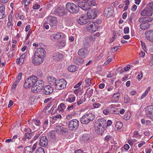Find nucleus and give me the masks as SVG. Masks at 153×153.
Returning a JSON list of instances; mask_svg holds the SVG:
<instances>
[{
    "mask_svg": "<svg viewBox=\"0 0 153 153\" xmlns=\"http://www.w3.org/2000/svg\"><path fill=\"white\" fill-rule=\"evenodd\" d=\"M132 100L131 99L129 98L127 95L125 96L124 102L125 103H128L131 102Z\"/></svg>",
    "mask_w": 153,
    "mask_h": 153,
    "instance_id": "ea45409f",
    "label": "nucleus"
},
{
    "mask_svg": "<svg viewBox=\"0 0 153 153\" xmlns=\"http://www.w3.org/2000/svg\"><path fill=\"white\" fill-rule=\"evenodd\" d=\"M75 100V97L74 96L72 97H69L66 99V101L69 102H74Z\"/></svg>",
    "mask_w": 153,
    "mask_h": 153,
    "instance_id": "a18cd8bd",
    "label": "nucleus"
},
{
    "mask_svg": "<svg viewBox=\"0 0 153 153\" xmlns=\"http://www.w3.org/2000/svg\"><path fill=\"white\" fill-rule=\"evenodd\" d=\"M91 79L90 78H86L85 80V86L86 87H88L91 85Z\"/></svg>",
    "mask_w": 153,
    "mask_h": 153,
    "instance_id": "f704fd0d",
    "label": "nucleus"
},
{
    "mask_svg": "<svg viewBox=\"0 0 153 153\" xmlns=\"http://www.w3.org/2000/svg\"><path fill=\"white\" fill-rule=\"evenodd\" d=\"M78 62L77 63L78 65L80 64L83 63L84 62V60L82 59L78 58L77 60Z\"/></svg>",
    "mask_w": 153,
    "mask_h": 153,
    "instance_id": "13d9d810",
    "label": "nucleus"
},
{
    "mask_svg": "<svg viewBox=\"0 0 153 153\" xmlns=\"http://www.w3.org/2000/svg\"><path fill=\"white\" fill-rule=\"evenodd\" d=\"M48 135L49 137L50 138V139H52L54 140L56 139V137L55 135V134L53 131H51L49 132L48 134Z\"/></svg>",
    "mask_w": 153,
    "mask_h": 153,
    "instance_id": "c9c22d12",
    "label": "nucleus"
},
{
    "mask_svg": "<svg viewBox=\"0 0 153 153\" xmlns=\"http://www.w3.org/2000/svg\"><path fill=\"white\" fill-rule=\"evenodd\" d=\"M94 127L95 132L98 134L102 135L103 133L105 127L100 126L94 124Z\"/></svg>",
    "mask_w": 153,
    "mask_h": 153,
    "instance_id": "dca6fc26",
    "label": "nucleus"
},
{
    "mask_svg": "<svg viewBox=\"0 0 153 153\" xmlns=\"http://www.w3.org/2000/svg\"><path fill=\"white\" fill-rule=\"evenodd\" d=\"M68 70L70 72H75L77 70V68L75 65H72L68 67Z\"/></svg>",
    "mask_w": 153,
    "mask_h": 153,
    "instance_id": "2f4dec72",
    "label": "nucleus"
},
{
    "mask_svg": "<svg viewBox=\"0 0 153 153\" xmlns=\"http://www.w3.org/2000/svg\"><path fill=\"white\" fill-rule=\"evenodd\" d=\"M63 58V54L59 53L57 52L54 53L53 55V59L57 61H62Z\"/></svg>",
    "mask_w": 153,
    "mask_h": 153,
    "instance_id": "412c9836",
    "label": "nucleus"
},
{
    "mask_svg": "<svg viewBox=\"0 0 153 153\" xmlns=\"http://www.w3.org/2000/svg\"><path fill=\"white\" fill-rule=\"evenodd\" d=\"M146 35V38L150 41L153 42V31L147 32Z\"/></svg>",
    "mask_w": 153,
    "mask_h": 153,
    "instance_id": "c85d7f7f",
    "label": "nucleus"
},
{
    "mask_svg": "<svg viewBox=\"0 0 153 153\" xmlns=\"http://www.w3.org/2000/svg\"><path fill=\"white\" fill-rule=\"evenodd\" d=\"M87 16L89 18L93 19L97 16V13L94 10H90L88 11Z\"/></svg>",
    "mask_w": 153,
    "mask_h": 153,
    "instance_id": "5701e85b",
    "label": "nucleus"
},
{
    "mask_svg": "<svg viewBox=\"0 0 153 153\" xmlns=\"http://www.w3.org/2000/svg\"><path fill=\"white\" fill-rule=\"evenodd\" d=\"M146 7L147 9L151 11V12H152L153 11V2L149 3L147 4Z\"/></svg>",
    "mask_w": 153,
    "mask_h": 153,
    "instance_id": "4c0bfd02",
    "label": "nucleus"
},
{
    "mask_svg": "<svg viewBox=\"0 0 153 153\" xmlns=\"http://www.w3.org/2000/svg\"><path fill=\"white\" fill-rule=\"evenodd\" d=\"M33 152L30 146H27L25 148V153H32Z\"/></svg>",
    "mask_w": 153,
    "mask_h": 153,
    "instance_id": "a19ab883",
    "label": "nucleus"
},
{
    "mask_svg": "<svg viewBox=\"0 0 153 153\" xmlns=\"http://www.w3.org/2000/svg\"><path fill=\"white\" fill-rule=\"evenodd\" d=\"M37 76L40 78H42L43 77V74L42 71L41 69H39L37 72Z\"/></svg>",
    "mask_w": 153,
    "mask_h": 153,
    "instance_id": "37998d69",
    "label": "nucleus"
},
{
    "mask_svg": "<svg viewBox=\"0 0 153 153\" xmlns=\"http://www.w3.org/2000/svg\"><path fill=\"white\" fill-rule=\"evenodd\" d=\"M140 42H141V45L143 48V50L145 51L146 50V47L145 45V43L142 41H141Z\"/></svg>",
    "mask_w": 153,
    "mask_h": 153,
    "instance_id": "6e6d98bb",
    "label": "nucleus"
},
{
    "mask_svg": "<svg viewBox=\"0 0 153 153\" xmlns=\"http://www.w3.org/2000/svg\"><path fill=\"white\" fill-rule=\"evenodd\" d=\"M92 21L88 25L87 27V30L91 33H93L96 31L98 28V24L97 22Z\"/></svg>",
    "mask_w": 153,
    "mask_h": 153,
    "instance_id": "423d86ee",
    "label": "nucleus"
},
{
    "mask_svg": "<svg viewBox=\"0 0 153 153\" xmlns=\"http://www.w3.org/2000/svg\"><path fill=\"white\" fill-rule=\"evenodd\" d=\"M150 89H147L146 90L144 93L143 94V95L141 97V99H142L143 98L145 97L146 95L148 94V92Z\"/></svg>",
    "mask_w": 153,
    "mask_h": 153,
    "instance_id": "603ef678",
    "label": "nucleus"
},
{
    "mask_svg": "<svg viewBox=\"0 0 153 153\" xmlns=\"http://www.w3.org/2000/svg\"><path fill=\"white\" fill-rule=\"evenodd\" d=\"M95 115L93 114L90 113L84 115L81 118L80 121L83 124H87L93 121L95 118Z\"/></svg>",
    "mask_w": 153,
    "mask_h": 153,
    "instance_id": "20e7f679",
    "label": "nucleus"
},
{
    "mask_svg": "<svg viewBox=\"0 0 153 153\" xmlns=\"http://www.w3.org/2000/svg\"><path fill=\"white\" fill-rule=\"evenodd\" d=\"M47 81L49 84L52 86H54L56 83L55 78L51 76H49L48 77Z\"/></svg>",
    "mask_w": 153,
    "mask_h": 153,
    "instance_id": "bb28decb",
    "label": "nucleus"
},
{
    "mask_svg": "<svg viewBox=\"0 0 153 153\" xmlns=\"http://www.w3.org/2000/svg\"><path fill=\"white\" fill-rule=\"evenodd\" d=\"M53 91V88L49 85L45 86L43 89L42 92L45 95H49Z\"/></svg>",
    "mask_w": 153,
    "mask_h": 153,
    "instance_id": "2eb2a0df",
    "label": "nucleus"
},
{
    "mask_svg": "<svg viewBox=\"0 0 153 153\" xmlns=\"http://www.w3.org/2000/svg\"><path fill=\"white\" fill-rule=\"evenodd\" d=\"M86 91V92H85L84 95H85L87 93L88 97L89 98L91 97L93 94V89H90V88H89L87 89Z\"/></svg>",
    "mask_w": 153,
    "mask_h": 153,
    "instance_id": "473e14b6",
    "label": "nucleus"
},
{
    "mask_svg": "<svg viewBox=\"0 0 153 153\" xmlns=\"http://www.w3.org/2000/svg\"><path fill=\"white\" fill-rule=\"evenodd\" d=\"M32 121V122L33 123L36 125L38 126H39L41 124L39 120L33 119Z\"/></svg>",
    "mask_w": 153,
    "mask_h": 153,
    "instance_id": "49530a36",
    "label": "nucleus"
},
{
    "mask_svg": "<svg viewBox=\"0 0 153 153\" xmlns=\"http://www.w3.org/2000/svg\"><path fill=\"white\" fill-rule=\"evenodd\" d=\"M43 61L44 57L34 55L32 59V62L35 65H38L41 64Z\"/></svg>",
    "mask_w": 153,
    "mask_h": 153,
    "instance_id": "9d476101",
    "label": "nucleus"
},
{
    "mask_svg": "<svg viewBox=\"0 0 153 153\" xmlns=\"http://www.w3.org/2000/svg\"><path fill=\"white\" fill-rule=\"evenodd\" d=\"M145 22H150L153 20V18L150 17H144Z\"/></svg>",
    "mask_w": 153,
    "mask_h": 153,
    "instance_id": "3c124183",
    "label": "nucleus"
},
{
    "mask_svg": "<svg viewBox=\"0 0 153 153\" xmlns=\"http://www.w3.org/2000/svg\"><path fill=\"white\" fill-rule=\"evenodd\" d=\"M85 99L84 98V100L82 98H81L77 102V105H79L83 103L84 102H85Z\"/></svg>",
    "mask_w": 153,
    "mask_h": 153,
    "instance_id": "8fccbe9b",
    "label": "nucleus"
},
{
    "mask_svg": "<svg viewBox=\"0 0 153 153\" xmlns=\"http://www.w3.org/2000/svg\"><path fill=\"white\" fill-rule=\"evenodd\" d=\"M36 82L35 85L32 87L31 88V90L35 93L40 92L44 87V82L42 80H39L37 78Z\"/></svg>",
    "mask_w": 153,
    "mask_h": 153,
    "instance_id": "7ed1b4c3",
    "label": "nucleus"
},
{
    "mask_svg": "<svg viewBox=\"0 0 153 153\" xmlns=\"http://www.w3.org/2000/svg\"><path fill=\"white\" fill-rule=\"evenodd\" d=\"M36 153H45V152L43 148L39 147L36 150Z\"/></svg>",
    "mask_w": 153,
    "mask_h": 153,
    "instance_id": "09e8293b",
    "label": "nucleus"
},
{
    "mask_svg": "<svg viewBox=\"0 0 153 153\" xmlns=\"http://www.w3.org/2000/svg\"><path fill=\"white\" fill-rule=\"evenodd\" d=\"M88 52L89 50L87 47L79 49L78 53L79 55L85 57L88 54Z\"/></svg>",
    "mask_w": 153,
    "mask_h": 153,
    "instance_id": "f3484780",
    "label": "nucleus"
},
{
    "mask_svg": "<svg viewBox=\"0 0 153 153\" xmlns=\"http://www.w3.org/2000/svg\"><path fill=\"white\" fill-rule=\"evenodd\" d=\"M79 126V121L76 119H73L69 122L68 127L72 131L76 130Z\"/></svg>",
    "mask_w": 153,
    "mask_h": 153,
    "instance_id": "6e6552de",
    "label": "nucleus"
},
{
    "mask_svg": "<svg viewBox=\"0 0 153 153\" xmlns=\"http://www.w3.org/2000/svg\"><path fill=\"white\" fill-rule=\"evenodd\" d=\"M66 10L62 7H57L54 10L55 13L59 16H62L66 14Z\"/></svg>",
    "mask_w": 153,
    "mask_h": 153,
    "instance_id": "9b49d317",
    "label": "nucleus"
},
{
    "mask_svg": "<svg viewBox=\"0 0 153 153\" xmlns=\"http://www.w3.org/2000/svg\"><path fill=\"white\" fill-rule=\"evenodd\" d=\"M140 15L142 16H150L152 15V12L146 8L141 11Z\"/></svg>",
    "mask_w": 153,
    "mask_h": 153,
    "instance_id": "aec40b11",
    "label": "nucleus"
},
{
    "mask_svg": "<svg viewBox=\"0 0 153 153\" xmlns=\"http://www.w3.org/2000/svg\"><path fill=\"white\" fill-rule=\"evenodd\" d=\"M111 137V136L110 135H107L105 137L104 140L105 142H108L110 140Z\"/></svg>",
    "mask_w": 153,
    "mask_h": 153,
    "instance_id": "5fc2aeb1",
    "label": "nucleus"
},
{
    "mask_svg": "<svg viewBox=\"0 0 153 153\" xmlns=\"http://www.w3.org/2000/svg\"><path fill=\"white\" fill-rule=\"evenodd\" d=\"M119 46H117L116 47H114L113 48H112L111 51L112 52H114L117 51L119 49Z\"/></svg>",
    "mask_w": 153,
    "mask_h": 153,
    "instance_id": "69168bd1",
    "label": "nucleus"
},
{
    "mask_svg": "<svg viewBox=\"0 0 153 153\" xmlns=\"http://www.w3.org/2000/svg\"><path fill=\"white\" fill-rule=\"evenodd\" d=\"M83 140L84 141H88L91 140V138L89 134H85L83 135Z\"/></svg>",
    "mask_w": 153,
    "mask_h": 153,
    "instance_id": "72a5a7b5",
    "label": "nucleus"
},
{
    "mask_svg": "<svg viewBox=\"0 0 153 153\" xmlns=\"http://www.w3.org/2000/svg\"><path fill=\"white\" fill-rule=\"evenodd\" d=\"M120 96V94L119 93L114 94L112 98V102H116L118 100Z\"/></svg>",
    "mask_w": 153,
    "mask_h": 153,
    "instance_id": "7c9ffc66",
    "label": "nucleus"
},
{
    "mask_svg": "<svg viewBox=\"0 0 153 153\" xmlns=\"http://www.w3.org/2000/svg\"><path fill=\"white\" fill-rule=\"evenodd\" d=\"M48 141L45 136L42 137L39 140V145L42 147H45L48 146Z\"/></svg>",
    "mask_w": 153,
    "mask_h": 153,
    "instance_id": "a211bd4d",
    "label": "nucleus"
},
{
    "mask_svg": "<svg viewBox=\"0 0 153 153\" xmlns=\"http://www.w3.org/2000/svg\"><path fill=\"white\" fill-rule=\"evenodd\" d=\"M46 21L47 23H48L51 26H56L58 22L57 19L55 17L51 16H49L46 18Z\"/></svg>",
    "mask_w": 153,
    "mask_h": 153,
    "instance_id": "0eeeda50",
    "label": "nucleus"
},
{
    "mask_svg": "<svg viewBox=\"0 0 153 153\" xmlns=\"http://www.w3.org/2000/svg\"><path fill=\"white\" fill-rule=\"evenodd\" d=\"M74 153H87V152H84L81 149H79L75 151Z\"/></svg>",
    "mask_w": 153,
    "mask_h": 153,
    "instance_id": "774afa93",
    "label": "nucleus"
},
{
    "mask_svg": "<svg viewBox=\"0 0 153 153\" xmlns=\"http://www.w3.org/2000/svg\"><path fill=\"white\" fill-rule=\"evenodd\" d=\"M138 22L140 23H143V22H145V18L144 17H142L140 18L138 20Z\"/></svg>",
    "mask_w": 153,
    "mask_h": 153,
    "instance_id": "0e129e2a",
    "label": "nucleus"
},
{
    "mask_svg": "<svg viewBox=\"0 0 153 153\" xmlns=\"http://www.w3.org/2000/svg\"><path fill=\"white\" fill-rule=\"evenodd\" d=\"M66 106L64 103H61L58 106V108L60 111H63L65 109Z\"/></svg>",
    "mask_w": 153,
    "mask_h": 153,
    "instance_id": "58836bf2",
    "label": "nucleus"
},
{
    "mask_svg": "<svg viewBox=\"0 0 153 153\" xmlns=\"http://www.w3.org/2000/svg\"><path fill=\"white\" fill-rule=\"evenodd\" d=\"M66 81L64 79L58 80L55 85V88L57 90H61L65 88L66 85Z\"/></svg>",
    "mask_w": 153,
    "mask_h": 153,
    "instance_id": "39448f33",
    "label": "nucleus"
},
{
    "mask_svg": "<svg viewBox=\"0 0 153 153\" xmlns=\"http://www.w3.org/2000/svg\"><path fill=\"white\" fill-rule=\"evenodd\" d=\"M40 5L37 4H35L34 5L33 7V8L34 9H38L40 8Z\"/></svg>",
    "mask_w": 153,
    "mask_h": 153,
    "instance_id": "bf43d9fd",
    "label": "nucleus"
},
{
    "mask_svg": "<svg viewBox=\"0 0 153 153\" xmlns=\"http://www.w3.org/2000/svg\"><path fill=\"white\" fill-rule=\"evenodd\" d=\"M95 124L100 126H102L105 127L106 125V121L104 119H99L97 120V121L95 123Z\"/></svg>",
    "mask_w": 153,
    "mask_h": 153,
    "instance_id": "b1692460",
    "label": "nucleus"
},
{
    "mask_svg": "<svg viewBox=\"0 0 153 153\" xmlns=\"http://www.w3.org/2000/svg\"><path fill=\"white\" fill-rule=\"evenodd\" d=\"M117 109L111 107H109L106 109L104 110L103 111V113L105 115H107L109 113H115L116 114Z\"/></svg>",
    "mask_w": 153,
    "mask_h": 153,
    "instance_id": "4be33fe9",
    "label": "nucleus"
},
{
    "mask_svg": "<svg viewBox=\"0 0 153 153\" xmlns=\"http://www.w3.org/2000/svg\"><path fill=\"white\" fill-rule=\"evenodd\" d=\"M48 24L45 21V22L43 24V26L44 28H45L46 29H48L49 28V26L48 25Z\"/></svg>",
    "mask_w": 153,
    "mask_h": 153,
    "instance_id": "680f3d73",
    "label": "nucleus"
},
{
    "mask_svg": "<svg viewBox=\"0 0 153 153\" xmlns=\"http://www.w3.org/2000/svg\"><path fill=\"white\" fill-rule=\"evenodd\" d=\"M114 12L112 6L111 5H108L106 7L104 10V16L106 18H108L113 15Z\"/></svg>",
    "mask_w": 153,
    "mask_h": 153,
    "instance_id": "1a4fd4ad",
    "label": "nucleus"
},
{
    "mask_svg": "<svg viewBox=\"0 0 153 153\" xmlns=\"http://www.w3.org/2000/svg\"><path fill=\"white\" fill-rule=\"evenodd\" d=\"M145 109L146 114L149 117L150 115H151L153 112V106H148L145 108Z\"/></svg>",
    "mask_w": 153,
    "mask_h": 153,
    "instance_id": "393cba45",
    "label": "nucleus"
},
{
    "mask_svg": "<svg viewBox=\"0 0 153 153\" xmlns=\"http://www.w3.org/2000/svg\"><path fill=\"white\" fill-rule=\"evenodd\" d=\"M40 134L39 133L37 134L36 135L33 137L32 140H36L40 136Z\"/></svg>",
    "mask_w": 153,
    "mask_h": 153,
    "instance_id": "338daca9",
    "label": "nucleus"
},
{
    "mask_svg": "<svg viewBox=\"0 0 153 153\" xmlns=\"http://www.w3.org/2000/svg\"><path fill=\"white\" fill-rule=\"evenodd\" d=\"M55 129L56 132L60 134L64 135L68 132L67 129L65 128L62 126L57 125L56 126Z\"/></svg>",
    "mask_w": 153,
    "mask_h": 153,
    "instance_id": "f8f14e48",
    "label": "nucleus"
},
{
    "mask_svg": "<svg viewBox=\"0 0 153 153\" xmlns=\"http://www.w3.org/2000/svg\"><path fill=\"white\" fill-rule=\"evenodd\" d=\"M123 126V124L122 122L118 121L116 123L115 128L117 130H119L122 128Z\"/></svg>",
    "mask_w": 153,
    "mask_h": 153,
    "instance_id": "e433bc0d",
    "label": "nucleus"
},
{
    "mask_svg": "<svg viewBox=\"0 0 153 153\" xmlns=\"http://www.w3.org/2000/svg\"><path fill=\"white\" fill-rule=\"evenodd\" d=\"M33 132L30 133H27L25 134V137L28 139H30L33 136Z\"/></svg>",
    "mask_w": 153,
    "mask_h": 153,
    "instance_id": "79ce46f5",
    "label": "nucleus"
},
{
    "mask_svg": "<svg viewBox=\"0 0 153 153\" xmlns=\"http://www.w3.org/2000/svg\"><path fill=\"white\" fill-rule=\"evenodd\" d=\"M5 8L4 5L2 3H0V11L1 12H5Z\"/></svg>",
    "mask_w": 153,
    "mask_h": 153,
    "instance_id": "de8ad7c7",
    "label": "nucleus"
},
{
    "mask_svg": "<svg viewBox=\"0 0 153 153\" xmlns=\"http://www.w3.org/2000/svg\"><path fill=\"white\" fill-rule=\"evenodd\" d=\"M5 12H1V11H0V19H2L5 17Z\"/></svg>",
    "mask_w": 153,
    "mask_h": 153,
    "instance_id": "864d4df0",
    "label": "nucleus"
},
{
    "mask_svg": "<svg viewBox=\"0 0 153 153\" xmlns=\"http://www.w3.org/2000/svg\"><path fill=\"white\" fill-rule=\"evenodd\" d=\"M124 32L125 34H128L129 32V28L128 27H125L124 29Z\"/></svg>",
    "mask_w": 153,
    "mask_h": 153,
    "instance_id": "052dcab7",
    "label": "nucleus"
},
{
    "mask_svg": "<svg viewBox=\"0 0 153 153\" xmlns=\"http://www.w3.org/2000/svg\"><path fill=\"white\" fill-rule=\"evenodd\" d=\"M66 8L69 12L72 14H77L79 11L78 5H77L72 3H67L66 5Z\"/></svg>",
    "mask_w": 153,
    "mask_h": 153,
    "instance_id": "f257e3e1",
    "label": "nucleus"
},
{
    "mask_svg": "<svg viewBox=\"0 0 153 153\" xmlns=\"http://www.w3.org/2000/svg\"><path fill=\"white\" fill-rule=\"evenodd\" d=\"M37 77L35 76H31L25 80L24 86L25 88H28L30 87H33L36 84Z\"/></svg>",
    "mask_w": 153,
    "mask_h": 153,
    "instance_id": "f03ea898",
    "label": "nucleus"
},
{
    "mask_svg": "<svg viewBox=\"0 0 153 153\" xmlns=\"http://www.w3.org/2000/svg\"><path fill=\"white\" fill-rule=\"evenodd\" d=\"M78 5L79 7L85 10H87L91 9V6L88 3L83 1H80L78 3Z\"/></svg>",
    "mask_w": 153,
    "mask_h": 153,
    "instance_id": "ddd939ff",
    "label": "nucleus"
},
{
    "mask_svg": "<svg viewBox=\"0 0 153 153\" xmlns=\"http://www.w3.org/2000/svg\"><path fill=\"white\" fill-rule=\"evenodd\" d=\"M77 21L80 25L86 24L89 22L87 16L85 15H82L80 16L79 19H77Z\"/></svg>",
    "mask_w": 153,
    "mask_h": 153,
    "instance_id": "4468645a",
    "label": "nucleus"
},
{
    "mask_svg": "<svg viewBox=\"0 0 153 153\" xmlns=\"http://www.w3.org/2000/svg\"><path fill=\"white\" fill-rule=\"evenodd\" d=\"M151 24H150L144 22L140 24V27L142 30H145L149 28Z\"/></svg>",
    "mask_w": 153,
    "mask_h": 153,
    "instance_id": "cd10ccee",
    "label": "nucleus"
},
{
    "mask_svg": "<svg viewBox=\"0 0 153 153\" xmlns=\"http://www.w3.org/2000/svg\"><path fill=\"white\" fill-rule=\"evenodd\" d=\"M62 117L61 115L59 114H57L53 117V120L55 121L58 120L60 119Z\"/></svg>",
    "mask_w": 153,
    "mask_h": 153,
    "instance_id": "c03bdc74",
    "label": "nucleus"
},
{
    "mask_svg": "<svg viewBox=\"0 0 153 153\" xmlns=\"http://www.w3.org/2000/svg\"><path fill=\"white\" fill-rule=\"evenodd\" d=\"M22 75V73L21 72L18 75L16 80H17L19 82L21 79Z\"/></svg>",
    "mask_w": 153,
    "mask_h": 153,
    "instance_id": "4d7b16f0",
    "label": "nucleus"
},
{
    "mask_svg": "<svg viewBox=\"0 0 153 153\" xmlns=\"http://www.w3.org/2000/svg\"><path fill=\"white\" fill-rule=\"evenodd\" d=\"M45 52L44 48H37L36 51L34 55L36 56L44 57Z\"/></svg>",
    "mask_w": 153,
    "mask_h": 153,
    "instance_id": "6ab92c4d",
    "label": "nucleus"
},
{
    "mask_svg": "<svg viewBox=\"0 0 153 153\" xmlns=\"http://www.w3.org/2000/svg\"><path fill=\"white\" fill-rule=\"evenodd\" d=\"M26 55V53H23L20 56L19 59H17L16 61V63L19 64H22L24 61V59Z\"/></svg>",
    "mask_w": 153,
    "mask_h": 153,
    "instance_id": "c756f323",
    "label": "nucleus"
},
{
    "mask_svg": "<svg viewBox=\"0 0 153 153\" xmlns=\"http://www.w3.org/2000/svg\"><path fill=\"white\" fill-rule=\"evenodd\" d=\"M61 36L62 33H57L56 34L51 35L50 38L52 40L55 41L56 39L60 38Z\"/></svg>",
    "mask_w": 153,
    "mask_h": 153,
    "instance_id": "a878e982",
    "label": "nucleus"
},
{
    "mask_svg": "<svg viewBox=\"0 0 153 153\" xmlns=\"http://www.w3.org/2000/svg\"><path fill=\"white\" fill-rule=\"evenodd\" d=\"M48 120H46L44 122L43 125V127L44 128H46L48 124Z\"/></svg>",
    "mask_w": 153,
    "mask_h": 153,
    "instance_id": "e2e57ef3",
    "label": "nucleus"
}]
</instances>
